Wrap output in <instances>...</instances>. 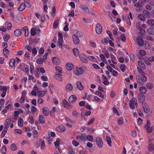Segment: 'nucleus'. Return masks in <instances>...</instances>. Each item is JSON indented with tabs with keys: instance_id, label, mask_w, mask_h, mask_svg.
Wrapping results in <instances>:
<instances>
[{
	"instance_id": "8",
	"label": "nucleus",
	"mask_w": 154,
	"mask_h": 154,
	"mask_svg": "<svg viewBox=\"0 0 154 154\" xmlns=\"http://www.w3.org/2000/svg\"><path fill=\"white\" fill-rule=\"evenodd\" d=\"M63 106L64 108L69 109L72 107V105L69 104L65 99L63 100Z\"/></svg>"
},
{
	"instance_id": "18",
	"label": "nucleus",
	"mask_w": 154,
	"mask_h": 154,
	"mask_svg": "<svg viewBox=\"0 0 154 154\" xmlns=\"http://www.w3.org/2000/svg\"><path fill=\"white\" fill-rule=\"evenodd\" d=\"M40 30L39 29H37L35 28H32L30 30V34L32 36H35L36 35V32L37 31L40 32Z\"/></svg>"
},
{
	"instance_id": "52",
	"label": "nucleus",
	"mask_w": 154,
	"mask_h": 154,
	"mask_svg": "<svg viewBox=\"0 0 154 154\" xmlns=\"http://www.w3.org/2000/svg\"><path fill=\"white\" fill-rule=\"evenodd\" d=\"M148 33L152 35H154V29L151 28L147 29Z\"/></svg>"
},
{
	"instance_id": "59",
	"label": "nucleus",
	"mask_w": 154,
	"mask_h": 154,
	"mask_svg": "<svg viewBox=\"0 0 154 154\" xmlns=\"http://www.w3.org/2000/svg\"><path fill=\"white\" fill-rule=\"evenodd\" d=\"M72 144L75 146L77 147L79 145V142L75 140H74L72 141Z\"/></svg>"
},
{
	"instance_id": "3",
	"label": "nucleus",
	"mask_w": 154,
	"mask_h": 154,
	"mask_svg": "<svg viewBox=\"0 0 154 154\" xmlns=\"http://www.w3.org/2000/svg\"><path fill=\"white\" fill-rule=\"evenodd\" d=\"M96 142L97 145L99 148H101L103 147V141L102 139L99 137H96Z\"/></svg>"
},
{
	"instance_id": "46",
	"label": "nucleus",
	"mask_w": 154,
	"mask_h": 154,
	"mask_svg": "<svg viewBox=\"0 0 154 154\" xmlns=\"http://www.w3.org/2000/svg\"><path fill=\"white\" fill-rule=\"evenodd\" d=\"M73 52L74 54L76 56H78L79 54V50L76 48H74L73 49Z\"/></svg>"
},
{
	"instance_id": "1",
	"label": "nucleus",
	"mask_w": 154,
	"mask_h": 154,
	"mask_svg": "<svg viewBox=\"0 0 154 154\" xmlns=\"http://www.w3.org/2000/svg\"><path fill=\"white\" fill-rule=\"evenodd\" d=\"M63 36L61 32H59L58 34V40L57 42V46L60 48L63 47Z\"/></svg>"
},
{
	"instance_id": "55",
	"label": "nucleus",
	"mask_w": 154,
	"mask_h": 154,
	"mask_svg": "<svg viewBox=\"0 0 154 154\" xmlns=\"http://www.w3.org/2000/svg\"><path fill=\"white\" fill-rule=\"evenodd\" d=\"M28 120L30 123L32 124H33L34 123V121L33 117L32 116H29L28 118Z\"/></svg>"
},
{
	"instance_id": "35",
	"label": "nucleus",
	"mask_w": 154,
	"mask_h": 154,
	"mask_svg": "<svg viewBox=\"0 0 154 154\" xmlns=\"http://www.w3.org/2000/svg\"><path fill=\"white\" fill-rule=\"evenodd\" d=\"M126 21V23L127 24L130 25L131 24V22L130 20V19L129 17V15L127 14L125 17V18L124 19Z\"/></svg>"
},
{
	"instance_id": "58",
	"label": "nucleus",
	"mask_w": 154,
	"mask_h": 154,
	"mask_svg": "<svg viewBox=\"0 0 154 154\" xmlns=\"http://www.w3.org/2000/svg\"><path fill=\"white\" fill-rule=\"evenodd\" d=\"M69 154H75V152L71 147H69L68 149Z\"/></svg>"
},
{
	"instance_id": "14",
	"label": "nucleus",
	"mask_w": 154,
	"mask_h": 154,
	"mask_svg": "<svg viewBox=\"0 0 154 154\" xmlns=\"http://www.w3.org/2000/svg\"><path fill=\"white\" fill-rule=\"evenodd\" d=\"M143 107L145 112L148 113L150 111V109L148 105L146 103H142Z\"/></svg>"
},
{
	"instance_id": "50",
	"label": "nucleus",
	"mask_w": 154,
	"mask_h": 154,
	"mask_svg": "<svg viewBox=\"0 0 154 154\" xmlns=\"http://www.w3.org/2000/svg\"><path fill=\"white\" fill-rule=\"evenodd\" d=\"M89 42L91 46L93 48H95L96 47V44L95 42L90 40L89 41Z\"/></svg>"
},
{
	"instance_id": "12",
	"label": "nucleus",
	"mask_w": 154,
	"mask_h": 154,
	"mask_svg": "<svg viewBox=\"0 0 154 154\" xmlns=\"http://www.w3.org/2000/svg\"><path fill=\"white\" fill-rule=\"evenodd\" d=\"M102 30V26L99 23L97 24L96 27V31L97 33L98 34H100Z\"/></svg>"
},
{
	"instance_id": "44",
	"label": "nucleus",
	"mask_w": 154,
	"mask_h": 154,
	"mask_svg": "<svg viewBox=\"0 0 154 154\" xmlns=\"http://www.w3.org/2000/svg\"><path fill=\"white\" fill-rule=\"evenodd\" d=\"M148 149L149 151L154 150V145L152 144H150L148 146Z\"/></svg>"
},
{
	"instance_id": "5",
	"label": "nucleus",
	"mask_w": 154,
	"mask_h": 154,
	"mask_svg": "<svg viewBox=\"0 0 154 154\" xmlns=\"http://www.w3.org/2000/svg\"><path fill=\"white\" fill-rule=\"evenodd\" d=\"M85 137V134H82L81 135L77 136L76 139L79 142H83L86 140Z\"/></svg>"
},
{
	"instance_id": "25",
	"label": "nucleus",
	"mask_w": 154,
	"mask_h": 154,
	"mask_svg": "<svg viewBox=\"0 0 154 154\" xmlns=\"http://www.w3.org/2000/svg\"><path fill=\"white\" fill-rule=\"evenodd\" d=\"M14 34L15 36H19L21 35L22 34V32L19 29H17L14 30Z\"/></svg>"
},
{
	"instance_id": "19",
	"label": "nucleus",
	"mask_w": 154,
	"mask_h": 154,
	"mask_svg": "<svg viewBox=\"0 0 154 154\" xmlns=\"http://www.w3.org/2000/svg\"><path fill=\"white\" fill-rule=\"evenodd\" d=\"M65 88L66 91H70L73 89V86L71 84L68 83L66 85Z\"/></svg>"
},
{
	"instance_id": "62",
	"label": "nucleus",
	"mask_w": 154,
	"mask_h": 154,
	"mask_svg": "<svg viewBox=\"0 0 154 154\" xmlns=\"http://www.w3.org/2000/svg\"><path fill=\"white\" fill-rule=\"evenodd\" d=\"M60 141L58 140H57L55 142H54V145L55 146L56 148H57L58 147H59Z\"/></svg>"
},
{
	"instance_id": "61",
	"label": "nucleus",
	"mask_w": 154,
	"mask_h": 154,
	"mask_svg": "<svg viewBox=\"0 0 154 154\" xmlns=\"http://www.w3.org/2000/svg\"><path fill=\"white\" fill-rule=\"evenodd\" d=\"M25 48H26L27 50V51L29 52H31L32 51V46L29 45H26L25 47Z\"/></svg>"
},
{
	"instance_id": "57",
	"label": "nucleus",
	"mask_w": 154,
	"mask_h": 154,
	"mask_svg": "<svg viewBox=\"0 0 154 154\" xmlns=\"http://www.w3.org/2000/svg\"><path fill=\"white\" fill-rule=\"evenodd\" d=\"M126 66L124 64H122L120 66V68L121 71L124 72L126 69Z\"/></svg>"
},
{
	"instance_id": "60",
	"label": "nucleus",
	"mask_w": 154,
	"mask_h": 154,
	"mask_svg": "<svg viewBox=\"0 0 154 154\" xmlns=\"http://www.w3.org/2000/svg\"><path fill=\"white\" fill-rule=\"evenodd\" d=\"M88 58L92 61L95 62L96 60V58L93 56H88Z\"/></svg>"
},
{
	"instance_id": "36",
	"label": "nucleus",
	"mask_w": 154,
	"mask_h": 154,
	"mask_svg": "<svg viewBox=\"0 0 154 154\" xmlns=\"http://www.w3.org/2000/svg\"><path fill=\"white\" fill-rule=\"evenodd\" d=\"M26 7L24 3H22L18 8V10L20 11L24 10L25 8Z\"/></svg>"
},
{
	"instance_id": "13",
	"label": "nucleus",
	"mask_w": 154,
	"mask_h": 154,
	"mask_svg": "<svg viewBox=\"0 0 154 154\" xmlns=\"http://www.w3.org/2000/svg\"><path fill=\"white\" fill-rule=\"evenodd\" d=\"M138 97L139 101L143 103L145 100V96L141 93H139Z\"/></svg>"
},
{
	"instance_id": "43",
	"label": "nucleus",
	"mask_w": 154,
	"mask_h": 154,
	"mask_svg": "<svg viewBox=\"0 0 154 154\" xmlns=\"http://www.w3.org/2000/svg\"><path fill=\"white\" fill-rule=\"evenodd\" d=\"M59 23V20L57 19L55 20L54 23L53 27L54 29H56Z\"/></svg>"
},
{
	"instance_id": "63",
	"label": "nucleus",
	"mask_w": 154,
	"mask_h": 154,
	"mask_svg": "<svg viewBox=\"0 0 154 154\" xmlns=\"http://www.w3.org/2000/svg\"><path fill=\"white\" fill-rule=\"evenodd\" d=\"M9 51L6 48H4L3 49V53L4 55H6L9 54Z\"/></svg>"
},
{
	"instance_id": "9",
	"label": "nucleus",
	"mask_w": 154,
	"mask_h": 154,
	"mask_svg": "<svg viewBox=\"0 0 154 154\" xmlns=\"http://www.w3.org/2000/svg\"><path fill=\"white\" fill-rule=\"evenodd\" d=\"M79 57L81 60L85 63H88V59L87 57L83 54H81Z\"/></svg>"
},
{
	"instance_id": "45",
	"label": "nucleus",
	"mask_w": 154,
	"mask_h": 154,
	"mask_svg": "<svg viewBox=\"0 0 154 154\" xmlns=\"http://www.w3.org/2000/svg\"><path fill=\"white\" fill-rule=\"evenodd\" d=\"M37 110V108L35 106H32L31 107V112L32 114H34Z\"/></svg>"
},
{
	"instance_id": "15",
	"label": "nucleus",
	"mask_w": 154,
	"mask_h": 154,
	"mask_svg": "<svg viewBox=\"0 0 154 154\" xmlns=\"http://www.w3.org/2000/svg\"><path fill=\"white\" fill-rule=\"evenodd\" d=\"M56 129L59 132H62L65 131L66 128L62 125H60L56 128Z\"/></svg>"
},
{
	"instance_id": "2",
	"label": "nucleus",
	"mask_w": 154,
	"mask_h": 154,
	"mask_svg": "<svg viewBox=\"0 0 154 154\" xmlns=\"http://www.w3.org/2000/svg\"><path fill=\"white\" fill-rule=\"evenodd\" d=\"M135 106L137 107V101L135 98L133 97L130 101L129 107L131 109H133L135 108Z\"/></svg>"
},
{
	"instance_id": "7",
	"label": "nucleus",
	"mask_w": 154,
	"mask_h": 154,
	"mask_svg": "<svg viewBox=\"0 0 154 154\" xmlns=\"http://www.w3.org/2000/svg\"><path fill=\"white\" fill-rule=\"evenodd\" d=\"M150 121L147 120L146 124L145 126V127L147 130V132L148 133H151L152 132L153 130V128L152 126L150 127Z\"/></svg>"
},
{
	"instance_id": "32",
	"label": "nucleus",
	"mask_w": 154,
	"mask_h": 154,
	"mask_svg": "<svg viewBox=\"0 0 154 154\" xmlns=\"http://www.w3.org/2000/svg\"><path fill=\"white\" fill-rule=\"evenodd\" d=\"M11 123V120L9 118L8 119L5 120L4 124V125L5 126H6L7 127H8L10 126V125Z\"/></svg>"
},
{
	"instance_id": "40",
	"label": "nucleus",
	"mask_w": 154,
	"mask_h": 154,
	"mask_svg": "<svg viewBox=\"0 0 154 154\" xmlns=\"http://www.w3.org/2000/svg\"><path fill=\"white\" fill-rule=\"evenodd\" d=\"M12 24L11 23H5V27L7 29L10 30L11 29L12 27Z\"/></svg>"
},
{
	"instance_id": "6",
	"label": "nucleus",
	"mask_w": 154,
	"mask_h": 154,
	"mask_svg": "<svg viewBox=\"0 0 154 154\" xmlns=\"http://www.w3.org/2000/svg\"><path fill=\"white\" fill-rule=\"evenodd\" d=\"M137 43L139 46L141 47L143 45L144 42L142 37L139 36L136 38Z\"/></svg>"
},
{
	"instance_id": "23",
	"label": "nucleus",
	"mask_w": 154,
	"mask_h": 154,
	"mask_svg": "<svg viewBox=\"0 0 154 154\" xmlns=\"http://www.w3.org/2000/svg\"><path fill=\"white\" fill-rule=\"evenodd\" d=\"M38 119L41 123L43 124L45 122V119L43 115H40L38 117Z\"/></svg>"
},
{
	"instance_id": "41",
	"label": "nucleus",
	"mask_w": 154,
	"mask_h": 154,
	"mask_svg": "<svg viewBox=\"0 0 154 154\" xmlns=\"http://www.w3.org/2000/svg\"><path fill=\"white\" fill-rule=\"evenodd\" d=\"M137 28L140 29V34L142 35H144L145 34L146 32L144 29H142L140 27H139L137 25Z\"/></svg>"
},
{
	"instance_id": "22",
	"label": "nucleus",
	"mask_w": 154,
	"mask_h": 154,
	"mask_svg": "<svg viewBox=\"0 0 154 154\" xmlns=\"http://www.w3.org/2000/svg\"><path fill=\"white\" fill-rule=\"evenodd\" d=\"M52 62L55 64H57L60 63V61L59 59L57 57H53L52 59Z\"/></svg>"
},
{
	"instance_id": "33",
	"label": "nucleus",
	"mask_w": 154,
	"mask_h": 154,
	"mask_svg": "<svg viewBox=\"0 0 154 154\" xmlns=\"http://www.w3.org/2000/svg\"><path fill=\"white\" fill-rule=\"evenodd\" d=\"M138 63L141 68L143 69H145L146 67L144 63L141 61H138Z\"/></svg>"
},
{
	"instance_id": "31",
	"label": "nucleus",
	"mask_w": 154,
	"mask_h": 154,
	"mask_svg": "<svg viewBox=\"0 0 154 154\" xmlns=\"http://www.w3.org/2000/svg\"><path fill=\"white\" fill-rule=\"evenodd\" d=\"M117 123L119 125L123 124L124 123V120L122 117H120L117 120Z\"/></svg>"
},
{
	"instance_id": "42",
	"label": "nucleus",
	"mask_w": 154,
	"mask_h": 154,
	"mask_svg": "<svg viewBox=\"0 0 154 154\" xmlns=\"http://www.w3.org/2000/svg\"><path fill=\"white\" fill-rule=\"evenodd\" d=\"M146 87L148 89H151L153 88L154 85L153 84L151 83H148L146 84Z\"/></svg>"
},
{
	"instance_id": "34",
	"label": "nucleus",
	"mask_w": 154,
	"mask_h": 154,
	"mask_svg": "<svg viewBox=\"0 0 154 154\" xmlns=\"http://www.w3.org/2000/svg\"><path fill=\"white\" fill-rule=\"evenodd\" d=\"M55 69L57 71V72H56V73H62V69L60 67L57 66L55 67Z\"/></svg>"
},
{
	"instance_id": "37",
	"label": "nucleus",
	"mask_w": 154,
	"mask_h": 154,
	"mask_svg": "<svg viewBox=\"0 0 154 154\" xmlns=\"http://www.w3.org/2000/svg\"><path fill=\"white\" fill-rule=\"evenodd\" d=\"M15 60L14 59H11L10 60L9 64L10 66L11 67H13L15 66Z\"/></svg>"
},
{
	"instance_id": "17",
	"label": "nucleus",
	"mask_w": 154,
	"mask_h": 154,
	"mask_svg": "<svg viewBox=\"0 0 154 154\" xmlns=\"http://www.w3.org/2000/svg\"><path fill=\"white\" fill-rule=\"evenodd\" d=\"M76 99V97L75 95H72L69 98V102L70 103H73L75 102Z\"/></svg>"
},
{
	"instance_id": "48",
	"label": "nucleus",
	"mask_w": 154,
	"mask_h": 154,
	"mask_svg": "<svg viewBox=\"0 0 154 154\" xmlns=\"http://www.w3.org/2000/svg\"><path fill=\"white\" fill-rule=\"evenodd\" d=\"M20 114V112H19L18 111H16L14 112V119L15 120L17 119L18 117L19 116Z\"/></svg>"
},
{
	"instance_id": "11",
	"label": "nucleus",
	"mask_w": 154,
	"mask_h": 154,
	"mask_svg": "<svg viewBox=\"0 0 154 154\" xmlns=\"http://www.w3.org/2000/svg\"><path fill=\"white\" fill-rule=\"evenodd\" d=\"M73 41L75 45H78L80 42V40L76 35L74 34L72 36Z\"/></svg>"
},
{
	"instance_id": "29",
	"label": "nucleus",
	"mask_w": 154,
	"mask_h": 154,
	"mask_svg": "<svg viewBox=\"0 0 154 154\" xmlns=\"http://www.w3.org/2000/svg\"><path fill=\"white\" fill-rule=\"evenodd\" d=\"M22 31L24 32V35L25 36H27L28 35V30L27 27L25 26L22 29Z\"/></svg>"
},
{
	"instance_id": "49",
	"label": "nucleus",
	"mask_w": 154,
	"mask_h": 154,
	"mask_svg": "<svg viewBox=\"0 0 154 154\" xmlns=\"http://www.w3.org/2000/svg\"><path fill=\"white\" fill-rule=\"evenodd\" d=\"M11 149L13 151H15L17 149V146L14 143H12L11 145Z\"/></svg>"
},
{
	"instance_id": "64",
	"label": "nucleus",
	"mask_w": 154,
	"mask_h": 154,
	"mask_svg": "<svg viewBox=\"0 0 154 154\" xmlns=\"http://www.w3.org/2000/svg\"><path fill=\"white\" fill-rule=\"evenodd\" d=\"M87 140L89 141H92L93 140V137L91 135H88L86 137Z\"/></svg>"
},
{
	"instance_id": "51",
	"label": "nucleus",
	"mask_w": 154,
	"mask_h": 154,
	"mask_svg": "<svg viewBox=\"0 0 154 154\" xmlns=\"http://www.w3.org/2000/svg\"><path fill=\"white\" fill-rule=\"evenodd\" d=\"M1 152L3 154H5L6 153V147L5 146H3L1 149Z\"/></svg>"
},
{
	"instance_id": "27",
	"label": "nucleus",
	"mask_w": 154,
	"mask_h": 154,
	"mask_svg": "<svg viewBox=\"0 0 154 154\" xmlns=\"http://www.w3.org/2000/svg\"><path fill=\"white\" fill-rule=\"evenodd\" d=\"M106 141L107 143L109 146L110 147L112 146V142L111 141V138L109 136H106Z\"/></svg>"
},
{
	"instance_id": "28",
	"label": "nucleus",
	"mask_w": 154,
	"mask_h": 154,
	"mask_svg": "<svg viewBox=\"0 0 154 154\" xmlns=\"http://www.w3.org/2000/svg\"><path fill=\"white\" fill-rule=\"evenodd\" d=\"M76 86L77 88L80 90H82L83 89L84 87L82 85L80 81H79L77 82Z\"/></svg>"
},
{
	"instance_id": "47",
	"label": "nucleus",
	"mask_w": 154,
	"mask_h": 154,
	"mask_svg": "<svg viewBox=\"0 0 154 154\" xmlns=\"http://www.w3.org/2000/svg\"><path fill=\"white\" fill-rule=\"evenodd\" d=\"M95 94L102 98H104V96L102 93L98 91H97L96 92Z\"/></svg>"
},
{
	"instance_id": "10",
	"label": "nucleus",
	"mask_w": 154,
	"mask_h": 154,
	"mask_svg": "<svg viewBox=\"0 0 154 154\" xmlns=\"http://www.w3.org/2000/svg\"><path fill=\"white\" fill-rule=\"evenodd\" d=\"M42 113L45 116H48L49 114L50 110L47 107H44L42 109Z\"/></svg>"
},
{
	"instance_id": "38",
	"label": "nucleus",
	"mask_w": 154,
	"mask_h": 154,
	"mask_svg": "<svg viewBox=\"0 0 154 154\" xmlns=\"http://www.w3.org/2000/svg\"><path fill=\"white\" fill-rule=\"evenodd\" d=\"M45 93L43 91H38L37 92V95L39 98L43 97L45 95Z\"/></svg>"
},
{
	"instance_id": "53",
	"label": "nucleus",
	"mask_w": 154,
	"mask_h": 154,
	"mask_svg": "<svg viewBox=\"0 0 154 154\" xmlns=\"http://www.w3.org/2000/svg\"><path fill=\"white\" fill-rule=\"evenodd\" d=\"M137 17H138V18L139 20H141V21H144L145 20V17H144V16H143V14H139L138 15Z\"/></svg>"
},
{
	"instance_id": "20",
	"label": "nucleus",
	"mask_w": 154,
	"mask_h": 154,
	"mask_svg": "<svg viewBox=\"0 0 154 154\" xmlns=\"http://www.w3.org/2000/svg\"><path fill=\"white\" fill-rule=\"evenodd\" d=\"M73 65L69 63H68L66 65V69L68 71L71 70L73 68Z\"/></svg>"
},
{
	"instance_id": "26",
	"label": "nucleus",
	"mask_w": 154,
	"mask_h": 154,
	"mask_svg": "<svg viewBox=\"0 0 154 154\" xmlns=\"http://www.w3.org/2000/svg\"><path fill=\"white\" fill-rule=\"evenodd\" d=\"M23 124V121L21 118H19L18 120V125L20 127H22Z\"/></svg>"
},
{
	"instance_id": "56",
	"label": "nucleus",
	"mask_w": 154,
	"mask_h": 154,
	"mask_svg": "<svg viewBox=\"0 0 154 154\" xmlns=\"http://www.w3.org/2000/svg\"><path fill=\"white\" fill-rule=\"evenodd\" d=\"M137 70L138 71L139 74L140 75L142 76V75H145L144 72L140 68H139V67L137 68Z\"/></svg>"
},
{
	"instance_id": "54",
	"label": "nucleus",
	"mask_w": 154,
	"mask_h": 154,
	"mask_svg": "<svg viewBox=\"0 0 154 154\" xmlns=\"http://www.w3.org/2000/svg\"><path fill=\"white\" fill-rule=\"evenodd\" d=\"M35 75L37 77H39L40 74L39 69L38 68H37L36 69L34 73Z\"/></svg>"
},
{
	"instance_id": "16",
	"label": "nucleus",
	"mask_w": 154,
	"mask_h": 154,
	"mask_svg": "<svg viewBox=\"0 0 154 154\" xmlns=\"http://www.w3.org/2000/svg\"><path fill=\"white\" fill-rule=\"evenodd\" d=\"M79 7L80 8L82 9L85 13L87 14H90L88 8L86 6L81 5Z\"/></svg>"
},
{
	"instance_id": "21",
	"label": "nucleus",
	"mask_w": 154,
	"mask_h": 154,
	"mask_svg": "<svg viewBox=\"0 0 154 154\" xmlns=\"http://www.w3.org/2000/svg\"><path fill=\"white\" fill-rule=\"evenodd\" d=\"M144 15L147 18H150L151 17V14L149 12L146 10H144L143 11Z\"/></svg>"
},
{
	"instance_id": "30",
	"label": "nucleus",
	"mask_w": 154,
	"mask_h": 154,
	"mask_svg": "<svg viewBox=\"0 0 154 154\" xmlns=\"http://www.w3.org/2000/svg\"><path fill=\"white\" fill-rule=\"evenodd\" d=\"M139 90L142 94H145L147 91L146 88L144 86H142L140 88Z\"/></svg>"
},
{
	"instance_id": "4",
	"label": "nucleus",
	"mask_w": 154,
	"mask_h": 154,
	"mask_svg": "<svg viewBox=\"0 0 154 154\" xmlns=\"http://www.w3.org/2000/svg\"><path fill=\"white\" fill-rule=\"evenodd\" d=\"M83 69L81 67H77L74 69V73L77 75L82 74L83 72Z\"/></svg>"
},
{
	"instance_id": "24",
	"label": "nucleus",
	"mask_w": 154,
	"mask_h": 154,
	"mask_svg": "<svg viewBox=\"0 0 154 154\" xmlns=\"http://www.w3.org/2000/svg\"><path fill=\"white\" fill-rule=\"evenodd\" d=\"M62 75V74L61 73H56V75H54L55 78L58 81L61 82L62 80V79L61 77Z\"/></svg>"
},
{
	"instance_id": "39",
	"label": "nucleus",
	"mask_w": 154,
	"mask_h": 154,
	"mask_svg": "<svg viewBox=\"0 0 154 154\" xmlns=\"http://www.w3.org/2000/svg\"><path fill=\"white\" fill-rule=\"evenodd\" d=\"M147 23L149 26H154V20L153 19H149L147 21Z\"/></svg>"
}]
</instances>
